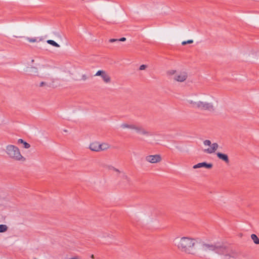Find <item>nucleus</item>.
Listing matches in <instances>:
<instances>
[{"label":"nucleus","instance_id":"nucleus-1","mask_svg":"<svg viewBox=\"0 0 259 259\" xmlns=\"http://www.w3.org/2000/svg\"><path fill=\"white\" fill-rule=\"evenodd\" d=\"M200 239L189 235H182L175 239V245L181 252L188 255L196 253L197 245Z\"/></svg>","mask_w":259,"mask_h":259},{"label":"nucleus","instance_id":"nucleus-2","mask_svg":"<svg viewBox=\"0 0 259 259\" xmlns=\"http://www.w3.org/2000/svg\"><path fill=\"white\" fill-rule=\"evenodd\" d=\"M187 102L193 108H195L199 110H206L210 112L215 110V107L213 104L208 99H205L198 101H194L191 99H187Z\"/></svg>","mask_w":259,"mask_h":259},{"label":"nucleus","instance_id":"nucleus-3","mask_svg":"<svg viewBox=\"0 0 259 259\" xmlns=\"http://www.w3.org/2000/svg\"><path fill=\"white\" fill-rule=\"evenodd\" d=\"M6 152L10 158L14 160L23 162L26 160L21 154L19 149L13 145L7 146Z\"/></svg>","mask_w":259,"mask_h":259},{"label":"nucleus","instance_id":"nucleus-4","mask_svg":"<svg viewBox=\"0 0 259 259\" xmlns=\"http://www.w3.org/2000/svg\"><path fill=\"white\" fill-rule=\"evenodd\" d=\"M168 76H173V79L178 82H182L185 81L188 78V74L185 71H177L171 69L166 72Z\"/></svg>","mask_w":259,"mask_h":259},{"label":"nucleus","instance_id":"nucleus-5","mask_svg":"<svg viewBox=\"0 0 259 259\" xmlns=\"http://www.w3.org/2000/svg\"><path fill=\"white\" fill-rule=\"evenodd\" d=\"M218 253L222 255L225 259H236L238 256V253L233 249H229L226 246L221 245Z\"/></svg>","mask_w":259,"mask_h":259},{"label":"nucleus","instance_id":"nucleus-6","mask_svg":"<svg viewBox=\"0 0 259 259\" xmlns=\"http://www.w3.org/2000/svg\"><path fill=\"white\" fill-rule=\"evenodd\" d=\"M95 76H100L105 84H110L111 82V77L106 71L99 70L94 75Z\"/></svg>","mask_w":259,"mask_h":259},{"label":"nucleus","instance_id":"nucleus-7","mask_svg":"<svg viewBox=\"0 0 259 259\" xmlns=\"http://www.w3.org/2000/svg\"><path fill=\"white\" fill-rule=\"evenodd\" d=\"M162 160V157L160 154L148 155L145 157V161L151 164L159 163Z\"/></svg>","mask_w":259,"mask_h":259},{"label":"nucleus","instance_id":"nucleus-8","mask_svg":"<svg viewBox=\"0 0 259 259\" xmlns=\"http://www.w3.org/2000/svg\"><path fill=\"white\" fill-rule=\"evenodd\" d=\"M221 245L218 244H209L207 243H203L202 244V247L205 250H209L215 251L217 253L219 252Z\"/></svg>","mask_w":259,"mask_h":259},{"label":"nucleus","instance_id":"nucleus-9","mask_svg":"<svg viewBox=\"0 0 259 259\" xmlns=\"http://www.w3.org/2000/svg\"><path fill=\"white\" fill-rule=\"evenodd\" d=\"M137 133L141 134L142 135L150 136H152L151 133L145 130L141 126L135 125L134 130Z\"/></svg>","mask_w":259,"mask_h":259},{"label":"nucleus","instance_id":"nucleus-10","mask_svg":"<svg viewBox=\"0 0 259 259\" xmlns=\"http://www.w3.org/2000/svg\"><path fill=\"white\" fill-rule=\"evenodd\" d=\"M212 166L213 165L211 163H207L205 162H203L194 165L193 166V168L194 169H196L198 168L205 167L207 169H210L212 167Z\"/></svg>","mask_w":259,"mask_h":259},{"label":"nucleus","instance_id":"nucleus-11","mask_svg":"<svg viewBox=\"0 0 259 259\" xmlns=\"http://www.w3.org/2000/svg\"><path fill=\"white\" fill-rule=\"evenodd\" d=\"M89 148L92 151L99 152L100 151V143L99 142H97V141L92 142L90 144Z\"/></svg>","mask_w":259,"mask_h":259},{"label":"nucleus","instance_id":"nucleus-12","mask_svg":"<svg viewBox=\"0 0 259 259\" xmlns=\"http://www.w3.org/2000/svg\"><path fill=\"white\" fill-rule=\"evenodd\" d=\"M219 145L217 143H212L210 148L205 149L204 152L211 154L214 153L218 148Z\"/></svg>","mask_w":259,"mask_h":259},{"label":"nucleus","instance_id":"nucleus-13","mask_svg":"<svg viewBox=\"0 0 259 259\" xmlns=\"http://www.w3.org/2000/svg\"><path fill=\"white\" fill-rule=\"evenodd\" d=\"M217 157L221 160L224 161L226 163H228L229 162V159L228 156L224 153H222L221 152H218L217 153Z\"/></svg>","mask_w":259,"mask_h":259},{"label":"nucleus","instance_id":"nucleus-14","mask_svg":"<svg viewBox=\"0 0 259 259\" xmlns=\"http://www.w3.org/2000/svg\"><path fill=\"white\" fill-rule=\"evenodd\" d=\"M111 148V145L106 142L100 143V151H105Z\"/></svg>","mask_w":259,"mask_h":259},{"label":"nucleus","instance_id":"nucleus-15","mask_svg":"<svg viewBox=\"0 0 259 259\" xmlns=\"http://www.w3.org/2000/svg\"><path fill=\"white\" fill-rule=\"evenodd\" d=\"M105 167L109 170H113L115 172H117V174H120L122 172L121 170L118 169V168H116L114 166H113L112 165H107L105 166Z\"/></svg>","mask_w":259,"mask_h":259},{"label":"nucleus","instance_id":"nucleus-16","mask_svg":"<svg viewBox=\"0 0 259 259\" xmlns=\"http://www.w3.org/2000/svg\"><path fill=\"white\" fill-rule=\"evenodd\" d=\"M18 143L22 144L23 145L24 148L25 149H28L30 147V145L29 143H27L21 139H19L18 140Z\"/></svg>","mask_w":259,"mask_h":259},{"label":"nucleus","instance_id":"nucleus-17","mask_svg":"<svg viewBox=\"0 0 259 259\" xmlns=\"http://www.w3.org/2000/svg\"><path fill=\"white\" fill-rule=\"evenodd\" d=\"M135 124H128L127 123H123L121 125V127L123 128H130L132 130H134Z\"/></svg>","mask_w":259,"mask_h":259},{"label":"nucleus","instance_id":"nucleus-18","mask_svg":"<svg viewBox=\"0 0 259 259\" xmlns=\"http://www.w3.org/2000/svg\"><path fill=\"white\" fill-rule=\"evenodd\" d=\"M251 238L255 244H259V239L255 234H251Z\"/></svg>","mask_w":259,"mask_h":259},{"label":"nucleus","instance_id":"nucleus-19","mask_svg":"<svg viewBox=\"0 0 259 259\" xmlns=\"http://www.w3.org/2000/svg\"><path fill=\"white\" fill-rule=\"evenodd\" d=\"M47 42L48 44L51 45H52L54 47H57V48H59L60 47V46L58 44H57L55 41L51 40V39L48 40L47 41Z\"/></svg>","mask_w":259,"mask_h":259},{"label":"nucleus","instance_id":"nucleus-20","mask_svg":"<svg viewBox=\"0 0 259 259\" xmlns=\"http://www.w3.org/2000/svg\"><path fill=\"white\" fill-rule=\"evenodd\" d=\"M8 227L6 225H0V233L6 232Z\"/></svg>","mask_w":259,"mask_h":259},{"label":"nucleus","instance_id":"nucleus-21","mask_svg":"<svg viewBox=\"0 0 259 259\" xmlns=\"http://www.w3.org/2000/svg\"><path fill=\"white\" fill-rule=\"evenodd\" d=\"M123 173L122 178L125 180L127 183H130L131 182L130 178L124 172H122Z\"/></svg>","mask_w":259,"mask_h":259},{"label":"nucleus","instance_id":"nucleus-22","mask_svg":"<svg viewBox=\"0 0 259 259\" xmlns=\"http://www.w3.org/2000/svg\"><path fill=\"white\" fill-rule=\"evenodd\" d=\"M88 79H89V76L87 74H83L81 75L80 80L82 81H85L87 80H88Z\"/></svg>","mask_w":259,"mask_h":259},{"label":"nucleus","instance_id":"nucleus-23","mask_svg":"<svg viewBox=\"0 0 259 259\" xmlns=\"http://www.w3.org/2000/svg\"><path fill=\"white\" fill-rule=\"evenodd\" d=\"M26 39L30 42H37V39L35 38L26 37Z\"/></svg>","mask_w":259,"mask_h":259},{"label":"nucleus","instance_id":"nucleus-24","mask_svg":"<svg viewBox=\"0 0 259 259\" xmlns=\"http://www.w3.org/2000/svg\"><path fill=\"white\" fill-rule=\"evenodd\" d=\"M203 144L205 146H211V142L210 140H205L204 142H203Z\"/></svg>","mask_w":259,"mask_h":259},{"label":"nucleus","instance_id":"nucleus-25","mask_svg":"<svg viewBox=\"0 0 259 259\" xmlns=\"http://www.w3.org/2000/svg\"><path fill=\"white\" fill-rule=\"evenodd\" d=\"M193 42V40L192 39H190L187 41H184L182 42V45H185L186 44H190Z\"/></svg>","mask_w":259,"mask_h":259},{"label":"nucleus","instance_id":"nucleus-26","mask_svg":"<svg viewBox=\"0 0 259 259\" xmlns=\"http://www.w3.org/2000/svg\"><path fill=\"white\" fill-rule=\"evenodd\" d=\"M39 87H50V85L47 82H44V81H41L39 84Z\"/></svg>","mask_w":259,"mask_h":259},{"label":"nucleus","instance_id":"nucleus-27","mask_svg":"<svg viewBox=\"0 0 259 259\" xmlns=\"http://www.w3.org/2000/svg\"><path fill=\"white\" fill-rule=\"evenodd\" d=\"M147 68V65H142L140 66V70H145L146 68Z\"/></svg>","mask_w":259,"mask_h":259},{"label":"nucleus","instance_id":"nucleus-28","mask_svg":"<svg viewBox=\"0 0 259 259\" xmlns=\"http://www.w3.org/2000/svg\"><path fill=\"white\" fill-rule=\"evenodd\" d=\"M109 41L110 42H114L115 41H118V39L111 38L110 39Z\"/></svg>","mask_w":259,"mask_h":259},{"label":"nucleus","instance_id":"nucleus-29","mask_svg":"<svg viewBox=\"0 0 259 259\" xmlns=\"http://www.w3.org/2000/svg\"><path fill=\"white\" fill-rule=\"evenodd\" d=\"M69 259H81V258H80V257H79L78 256H74L69 258Z\"/></svg>","mask_w":259,"mask_h":259},{"label":"nucleus","instance_id":"nucleus-30","mask_svg":"<svg viewBox=\"0 0 259 259\" xmlns=\"http://www.w3.org/2000/svg\"><path fill=\"white\" fill-rule=\"evenodd\" d=\"M125 40H126V38L125 37H121L120 39H118V41H124Z\"/></svg>","mask_w":259,"mask_h":259},{"label":"nucleus","instance_id":"nucleus-31","mask_svg":"<svg viewBox=\"0 0 259 259\" xmlns=\"http://www.w3.org/2000/svg\"><path fill=\"white\" fill-rule=\"evenodd\" d=\"M91 257H92V258H94V255L93 254H92V255H91Z\"/></svg>","mask_w":259,"mask_h":259},{"label":"nucleus","instance_id":"nucleus-32","mask_svg":"<svg viewBox=\"0 0 259 259\" xmlns=\"http://www.w3.org/2000/svg\"><path fill=\"white\" fill-rule=\"evenodd\" d=\"M64 132H68V131H67V130H64Z\"/></svg>","mask_w":259,"mask_h":259}]
</instances>
